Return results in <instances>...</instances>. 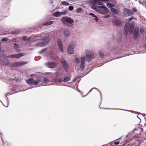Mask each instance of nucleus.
<instances>
[{"label":"nucleus","instance_id":"1","mask_svg":"<svg viewBox=\"0 0 146 146\" xmlns=\"http://www.w3.org/2000/svg\"><path fill=\"white\" fill-rule=\"evenodd\" d=\"M50 41L49 37L48 36L43 38L41 41L36 43V45L40 47H43L46 45Z\"/></svg>","mask_w":146,"mask_h":146},{"label":"nucleus","instance_id":"2","mask_svg":"<svg viewBox=\"0 0 146 146\" xmlns=\"http://www.w3.org/2000/svg\"><path fill=\"white\" fill-rule=\"evenodd\" d=\"M86 60L88 62H90L94 58V54L93 52L90 51L86 52Z\"/></svg>","mask_w":146,"mask_h":146},{"label":"nucleus","instance_id":"3","mask_svg":"<svg viewBox=\"0 0 146 146\" xmlns=\"http://www.w3.org/2000/svg\"><path fill=\"white\" fill-rule=\"evenodd\" d=\"M97 10L100 14H105L108 11V9L105 6H98Z\"/></svg>","mask_w":146,"mask_h":146},{"label":"nucleus","instance_id":"4","mask_svg":"<svg viewBox=\"0 0 146 146\" xmlns=\"http://www.w3.org/2000/svg\"><path fill=\"white\" fill-rule=\"evenodd\" d=\"M62 21L63 23L66 22L70 24H72L74 22V20L70 17H67L62 18Z\"/></svg>","mask_w":146,"mask_h":146},{"label":"nucleus","instance_id":"5","mask_svg":"<svg viewBox=\"0 0 146 146\" xmlns=\"http://www.w3.org/2000/svg\"><path fill=\"white\" fill-rule=\"evenodd\" d=\"M103 1L105 3H107L109 2V0H94L93 2V4L92 6V8L93 9L96 10L97 11L99 9H98V7L97 8L96 7V6L98 1Z\"/></svg>","mask_w":146,"mask_h":146},{"label":"nucleus","instance_id":"6","mask_svg":"<svg viewBox=\"0 0 146 146\" xmlns=\"http://www.w3.org/2000/svg\"><path fill=\"white\" fill-rule=\"evenodd\" d=\"M67 52L69 54L73 53L74 52V47L73 42L70 43L67 49Z\"/></svg>","mask_w":146,"mask_h":146},{"label":"nucleus","instance_id":"7","mask_svg":"<svg viewBox=\"0 0 146 146\" xmlns=\"http://www.w3.org/2000/svg\"><path fill=\"white\" fill-rule=\"evenodd\" d=\"M28 62L20 61L18 62H14L12 64L13 67H19L22 66L23 65L27 64Z\"/></svg>","mask_w":146,"mask_h":146},{"label":"nucleus","instance_id":"8","mask_svg":"<svg viewBox=\"0 0 146 146\" xmlns=\"http://www.w3.org/2000/svg\"><path fill=\"white\" fill-rule=\"evenodd\" d=\"M123 12L124 15L126 17L131 16L133 14V13L131 10L126 8L124 9Z\"/></svg>","mask_w":146,"mask_h":146},{"label":"nucleus","instance_id":"9","mask_svg":"<svg viewBox=\"0 0 146 146\" xmlns=\"http://www.w3.org/2000/svg\"><path fill=\"white\" fill-rule=\"evenodd\" d=\"M61 62L65 71L67 72L68 70V65L66 61L64 59L62 58L61 60Z\"/></svg>","mask_w":146,"mask_h":146},{"label":"nucleus","instance_id":"10","mask_svg":"<svg viewBox=\"0 0 146 146\" xmlns=\"http://www.w3.org/2000/svg\"><path fill=\"white\" fill-rule=\"evenodd\" d=\"M139 29L135 28L133 32V37L135 39H137L138 37Z\"/></svg>","mask_w":146,"mask_h":146},{"label":"nucleus","instance_id":"11","mask_svg":"<svg viewBox=\"0 0 146 146\" xmlns=\"http://www.w3.org/2000/svg\"><path fill=\"white\" fill-rule=\"evenodd\" d=\"M113 24L117 26H120L122 24L121 21L119 20H113Z\"/></svg>","mask_w":146,"mask_h":146},{"label":"nucleus","instance_id":"12","mask_svg":"<svg viewBox=\"0 0 146 146\" xmlns=\"http://www.w3.org/2000/svg\"><path fill=\"white\" fill-rule=\"evenodd\" d=\"M57 43L59 49L60 51L62 52L63 51V47L62 44V42L60 39H58L57 41Z\"/></svg>","mask_w":146,"mask_h":146},{"label":"nucleus","instance_id":"13","mask_svg":"<svg viewBox=\"0 0 146 146\" xmlns=\"http://www.w3.org/2000/svg\"><path fill=\"white\" fill-rule=\"evenodd\" d=\"M81 63L80 64V68L82 70H83L84 68L85 58L84 57H81Z\"/></svg>","mask_w":146,"mask_h":146},{"label":"nucleus","instance_id":"14","mask_svg":"<svg viewBox=\"0 0 146 146\" xmlns=\"http://www.w3.org/2000/svg\"><path fill=\"white\" fill-rule=\"evenodd\" d=\"M134 28V23H132L130 25L129 30V33L132 34L133 33V31Z\"/></svg>","mask_w":146,"mask_h":146},{"label":"nucleus","instance_id":"15","mask_svg":"<svg viewBox=\"0 0 146 146\" xmlns=\"http://www.w3.org/2000/svg\"><path fill=\"white\" fill-rule=\"evenodd\" d=\"M129 24H126L124 27V33L125 35H127L129 30Z\"/></svg>","mask_w":146,"mask_h":146},{"label":"nucleus","instance_id":"16","mask_svg":"<svg viewBox=\"0 0 146 146\" xmlns=\"http://www.w3.org/2000/svg\"><path fill=\"white\" fill-rule=\"evenodd\" d=\"M57 65V63L55 62H49L46 63V65L48 66H53Z\"/></svg>","mask_w":146,"mask_h":146},{"label":"nucleus","instance_id":"17","mask_svg":"<svg viewBox=\"0 0 146 146\" xmlns=\"http://www.w3.org/2000/svg\"><path fill=\"white\" fill-rule=\"evenodd\" d=\"M25 55L24 53H21L14 54V58H18Z\"/></svg>","mask_w":146,"mask_h":146},{"label":"nucleus","instance_id":"18","mask_svg":"<svg viewBox=\"0 0 146 146\" xmlns=\"http://www.w3.org/2000/svg\"><path fill=\"white\" fill-rule=\"evenodd\" d=\"M111 12L114 14H117L118 13V10L117 9H116L114 8H111Z\"/></svg>","mask_w":146,"mask_h":146},{"label":"nucleus","instance_id":"19","mask_svg":"<svg viewBox=\"0 0 146 146\" xmlns=\"http://www.w3.org/2000/svg\"><path fill=\"white\" fill-rule=\"evenodd\" d=\"M61 13H62L60 12H56L54 13L53 15L55 17H58L60 16L61 15Z\"/></svg>","mask_w":146,"mask_h":146},{"label":"nucleus","instance_id":"20","mask_svg":"<svg viewBox=\"0 0 146 146\" xmlns=\"http://www.w3.org/2000/svg\"><path fill=\"white\" fill-rule=\"evenodd\" d=\"M61 4L64 5H70V3L66 1H63L61 2Z\"/></svg>","mask_w":146,"mask_h":146},{"label":"nucleus","instance_id":"21","mask_svg":"<svg viewBox=\"0 0 146 146\" xmlns=\"http://www.w3.org/2000/svg\"><path fill=\"white\" fill-rule=\"evenodd\" d=\"M20 33V31H11V33L13 35H17Z\"/></svg>","mask_w":146,"mask_h":146},{"label":"nucleus","instance_id":"22","mask_svg":"<svg viewBox=\"0 0 146 146\" xmlns=\"http://www.w3.org/2000/svg\"><path fill=\"white\" fill-rule=\"evenodd\" d=\"M34 82V80L32 78L29 79L28 81L27 82V83L28 84H31L33 83Z\"/></svg>","mask_w":146,"mask_h":146},{"label":"nucleus","instance_id":"23","mask_svg":"<svg viewBox=\"0 0 146 146\" xmlns=\"http://www.w3.org/2000/svg\"><path fill=\"white\" fill-rule=\"evenodd\" d=\"M51 58L52 59L54 60L57 61V59H58V57L57 56H51Z\"/></svg>","mask_w":146,"mask_h":146},{"label":"nucleus","instance_id":"24","mask_svg":"<svg viewBox=\"0 0 146 146\" xmlns=\"http://www.w3.org/2000/svg\"><path fill=\"white\" fill-rule=\"evenodd\" d=\"M64 35L68 37L69 36V32L68 30H66L64 32Z\"/></svg>","mask_w":146,"mask_h":146},{"label":"nucleus","instance_id":"25","mask_svg":"<svg viewBox=\"0 0 146 146\" xmlns=\"http://www.w3.org/2000/svg\"><path fill=\"white\" fill-rule=\"evenodd\" d=\"M70 79V78L69 77H66L64 79L63 81L67 82L69 81Z\"/></svg>","mask_w":146,"mask_h":146},{"label":"nucleus","instance_id":"26","mask_svg":"<svg viewBox=\"0 0 146 146\" xmlns=\"http://www.w3.org/2000/svg\"><path fill=\"white\" fill-rule=\"evenodd\" d=\"M106 5L108 7L111 8L114 6V5L112 3H108Z\"/></svg>","mask_w":146,"mask_h":146},{"label":"nucleus","instance_id":"27","mask_svg":"<svg viewBox=\"0 0 146 146\" xmlns=\"http://www.w3.org/2000/svg\"><path fill=\"white\" fill-rule=\"evenodd\" d=\"M52 23H53V22H52V21H49L48 22H47L46 23H45V24H44V25H46V26L49 25H51V24H52Z\"/></svg>","mask_w":146,"mask_h":146},{"label":"nucleus","instance_id":"28","mask_svg":"<svg viewBox=\"0 0 146 146\" xmlns=\"http://www.w3.org/2000/svg\"><path fill=\"white\" fill-rule=\"evenodd\" d=\"M62 74L59 71H57L55 73V75L57 76H60Z\"/></svg>","mask_w":146,"mask_h":146},{"label":"nucleus","instance_id":"29","mask_svg":"<svg viewBox=\"0 0 146 146\" xmlns=\"http://www.w3.org/2000/svg\"><path fill=\"white\" fill-rule=\"evenodd\" d=\"M144 31V27H141L140 29V32L141 34H142Z\"/></svg>","mask_w":146,"mask_h":146},{"label":"nucleus","instance_id":"30","mask_svg":"<svg viewBox=\"0 0 146 146\" xmlns=\"http://www.w3.org/2000/svg\"><path fill=\"white\" fill-rule=\"evenodd\" d=\"M59 78L57 76L54 78V80L55 82H58V80Z\"/></svg>","mask_w":146,"mask_h":146},{"label":"nucleus","instance_id":"31","mask_svg":"<svg viewBox=\"0 0 146 146\" xmlns=\"http://www.w3.org/2000/svg\"><path fill=\"white\" fill-rule=\"evenodd\" d=\"M82 8H78L76 10V12L77 13H80L82 11Z\"/></svg>","mask_w":146,"mask_h":146},{"label":"nucleus","instance_id":"32","mask_svg":"<svg viewBox=\"0 0 146 146\" xmlns=\"http://www.w3.org/2000/svg\"><path fill=\"white\" fill-rule=\"evenodd\" d=\"M68 9L70 11H72L74 9V7L72 6H70L69 7Z\"/></svg>","mask_w":146,"mask_h":146},{"label":"nucleus","instance_id":"33","mask_svg":"<svg viewBox=\"0 0 146 146\" xmlns=\"http://www.w3.org/2000/svg\"><path fill=\"white\" fill-rule=\"evenodd\" d=\"M99 54L100 56L102 58H103L104 56V54L102 52H100L99 53Z\"/></svg>","mask_w":146,"mask_h":146},{"label":"nucleus","instance_id":"34","mask_svg":"<svg viewBox=\"0 0 146 146\" xmlns=\"http://www.w3.org/2000/svg\"><path fill=\"white\" fill-rule=\"evenodd\" d=\"M8 40V38H4L2 39V41H6Z\"/></svg>","mask_w":146,"mask_h":146},{"label":"nucleus","instance_id":"35","mask_svg":"<svg viewBox=\"0 0 146 146\" xmlns=\"http://www.w3.org/2000/svg\"><path fill=\"white\" fill-rule=\"evenodd\" d=\"M7 57L8 58H14V54L7 56Z\"/></svg>","mask_w":146,"mask_h":146},{"label":"nucleus","instance_id":"36","mask_svg":"<svg viewBox=\"0 0 146 146\" xmlns=\"http://www.w3.org/2000/svg\"><path fill=\"white\" fill-rule=\"evenodd\" d=\"M100 1H98V2H97V3L99 5H102L103 6V3L102 2H100Z\"/></svg>","mask_w":146,"mask_h":146},{"label":"nucleus","instance_id":"37","mask_svg":"<svg viewBox=\"0 0 146 146\" xmlns=\"http://www.w3.org/2000/svg\"><path fill=\"white\" fill-rule=\"evenodd\" d=\"M75 61L77 63H79L80 62V60L78 58H76L75 59Z\"/></svg>","mask_w":146,"mask_h":146},{"label":"nucleus","instance_id":"38","mask_svg":"<svg viewBox=\"0 0 146 146\" xmlns=\"http://www.w3.org/2000/svg\"><path fill=\"white\" fill-rule=\"evenodd\" d=\"M47 49L46 48H44L40 52V53H42L44 52V51H45Z\"/></svg>","mask_w":146,"mask_h":146},{"label":"nucleus","instance_id":"39","mask_svg":"<svg viewBox=\"0 0 146 146\" xmlns=\"http://www.w3.org/2000/svg\"><path fill=\"white\" fill-rule=\"evenodd\" d=\"M14 47L15 48H18V46L17 43H15L14 44Z\"/></svg>","mask_w":146,"mask_h":146},{"label":"nucleus","instance_id":"40","mask_svg":"<svg viewBox=\"0 0 146 146\" xmlns=\"http://www.w3.org/2000/svg\"><path fill=\"white\" fill-rule=\"evenodd\" d=\"M113 142H111L107 144V145L108 146H111L113 144Z\"/></svg>","mask_w":146,"mask_h":146},{"label":"nucleus","instance_id":"41","mask_svg":"<svg viewBox=\"0 0 146 146\" xmlns=\"http://www.w3.org/2000/svg\"><path fill=\"white\" fill-rule=\"evenodd\" d=\"M133 11L134 12H135L137 11V9L135 7H134L132 9Z\"/></svg>","mask_w":146,"mask_h":146},{"label":"nucleus","instance_id":"42","mask_svg":"<svg viewBox=\"0 0 146 146\" xmlns=\"http://www.w3.org/2000/svg\"><path fill=\"white\" fill-rule=\"evenodd\" d=\"M95 20L96 22H98V19L97 16H96V17H95Z\"/></svg>","mask_w":146,"mask_h":146},{"label":"nucleus","instance_id":"43","mask_svg":"<svg viewBox=\"0 0 146 146\" xmlns=\"http://www.w3.org/2000/svg\"><path fill=\"white\" fill-rule=\"evenodd\" d=\"M7 145L8 146H13V144L10 143H7Z\"/></svg>","mask_w":146,"mask_h":146},{"label":"nucleus","instance_id":"44","mask_svg":"<svg viewBox=\"0 0 146 146\" xmlns=\"http://www.w3.org/2000/svg\"><path fill=\"white\" fill-rule=\"evenodd\" d=\"M90 15H92V16L93 17H96V16L93 13H90Z\"/></svg>","mask_w":146,"mask_h":146},{"label":"nucleus","instance_id":"45","mask_svg":"<svg viewBox=\"0 0 146 146\" xmlns=\"http://www.w3.org/2000/svg\"><path fill=\"white\" fill-rule=\"evenodd\" d=\"M110 16L109 15H106L104 17V18H106L109 17Z\"/></svg>","mask_w":146,"mask_h":146},{"label":"nucleus","instance_id":"46","mask_svg":"<svg viewBox=\"0 0 146 146\" xmlns=\"http://www.w3.org/2000/svg\"><path fill=\"white\" fill-rule=\"evenodd\" d=\"M5 64L6 65H8L9 63V61H7V62H4Z\"/></svg>","mask_w":146,"mask_h":146},{"label":"nucleus","instance_id":"47","mask_svg":"<svg viewBox=\"0 0 146 146\" xmlns=\"http://www.w3.org/2000/svg\"><path fill=\"white\" fill-rule=\"evenodd\" d=\"M119 142L117 141V142H114V144H115V145H118L119 144Z\"/></svg>","mask_w":146,"mask_h":146},{"label":"nucleus","instance_id":"48","mask_svg":"<svg viewBox=\"0 0 146 146\" xmlns=\"http://www.w3.org/2000/svg\"><path fill=\"white\" fill-rule=\"evenodd\" d=\"M44 81L46 82L48 81V79L46 78H44Z\"/></svg>","mask_w":146,"mask_h":146},{"label":"nucleus","instance_id":"49","mask_svg":"<svg viewBox=\"0 0 146 146\" xmlns=\"http://www.w3.org/2000/svg\"><path fill=\"white\" fill-rule=\"evenodd\" d=\"M63 81V80L62 79H58V82H62Z\"/></svg>","mask_w":146,"mask_h":146},{"label":"nucleus","instance_id":"50","mask_svg":"<svg viewBox=\"0 0 146 146\" xmlns=\"http://www.w3.org/2000/svg\"><path fill=\"white\" fill-rule=\"evenodd\" d=\"M23 39L24 40H25L27 39V37L26 36H24Z\"/></svg>","mask_w":146,"mask_h":146},{"label":"nucleus","instance_id":"51","mask_svg":"<svg viewBox=\"0 0 146 146\" xmlns=\"http://www.w3.org/2000/svg\"><path fill=\"white\" fill-rule=\"evenodd\" d=\"M133 19V18L132 17H131L128 20L129 21H131Z\"/></svg>","mask_w":146,"mask_h":146},{"label":"nucleus","instance_id":"52","mask_svg":"<svg viewBox=\"0 0 146 146\" xmlns=\"http://www.w3.org/2000/svg\"><path fill=\"white\" fill-rule=\"evenodd\" d=\"M38 84V82L37 81H35L34 82V84L35 85H37Z\"/></svg>","mask_w":146,"mask_h":146},{"label":"nucleus","instance_id":"53","mask_svg":"<svg viewBox=\"0 0 146 146\" xmlns=\"http://www.w3.org/2000/svg\"><path fill=\"white\" fill-rule=\"evenodd\" d=\"M15 38H13L12 39V41L13 42H15Z\"/></svg>","mask_w":146,"mask_h":146},{"label":"nucleus","instance_id":"54","mask_svg":"<svg viewBox=\"0 0 146 146\" xmlns=\"http://www.w3.org/2000/svg\"><path fill=\"white\" fill-rule=\"evenodd\" d=\"M30 76L31 77H33V76H35V75L34 74H31L30 75Z\"/></svg>","mask_w":146,"mask_h":146},{"label":"nucleus","instance_id":"55","mask_svg":"<svg viewBox=\"0 0 146 146\" xmlns=\"http://www.w3.org/2000/svg\"><path fill=\"white\" fill-rule=\"evenodd\" d=\"M62 14H65V13L64 12H62Z\"/></svg>","mask_w":146,"mask_h":146},{"label":"nucleus","instance_id":"56","mask_svg":"<svg viewBox=\"0 0 146 146\" xmlns=\"http://www.w3.org/2000/svg\"><path fill=\"white\" fill-rule=\"evenodd\" d=\"M145 48H146V44L145 45Z\"/></svg>","mask_w":146,"mask_h":146},{"label":"nucleus","instance_id":"57","mask_svg":"<svg viewBox=\"0 0 146 146\" xmlns=\"http://www.w3.org/2000/svg\"><path fill=\"white\" fill-rule=\"evenodd\" d=\"M92 90V89L91 90H90V92Z\"/></svg>","mask_w":146,"mask_h":146},{"label":"nucleus","instance_id":"58","mask_svg":"<svg viewBox=\"0 0 146 146\" xmlns=\"http://www.w3.org/2000/svg\"><path fill=\"white\" fill-rule=\"evenodd\" d=\"M127 0L128 1H130V0Z\"/></svg>","mask_w":146,"mask_h":146},{"label":"nucleus","instance_id":"59","mask_svg":"<svg viewBox=\"0 0 146 146\" xmlns=\"http://www.w3.org/2000/svg\"><path fill=\"white\" fill-rule=\"evenodd\" d=\"M135 0V1H137V0Z\"/></svg>","mask_w":146,"mask_h":146}]
</instances>
